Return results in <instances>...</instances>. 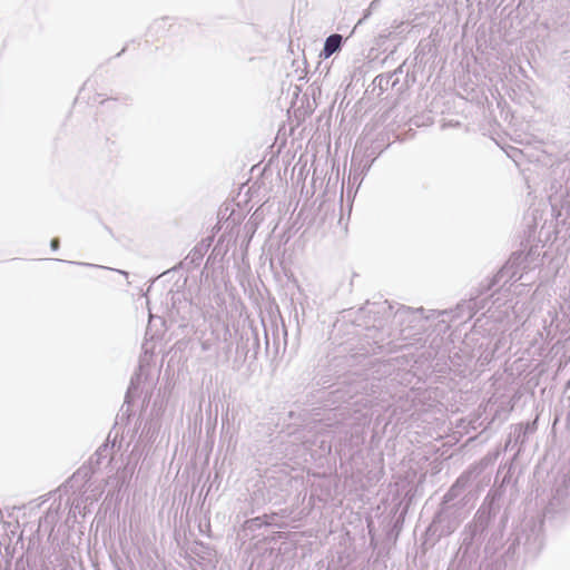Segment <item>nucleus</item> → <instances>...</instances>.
Returning a JSON list of instances; mask_svg holds the SVG:
<instances>
[{"label": "nucleus", "instance_id": "f03ea898", "mask_svg": "<svg viewBox=\"0 0 570 570\" xmlns=\"http://www.w3.org/2000/svg\"><path fill=\"white\" fill-rule=\"evenodd\" d=\"M51 247H52L53 249H57V248L59 247V239H58V238H53V239L51 240Z\"/></svg>", "mask_w": 570, "mask_h": 570}, {"label": "nucleus", "instance_id": "f257e3e1", "mask_svg": "<svg viewBox=\"0 0 570 570\" xmlns=\"http://www.w3.org/2000/svg\"><path fill=\"white\" fill-rule=\"evenodd\" d=\"M342 43V36L341 35H331L324 45L323 51L321 56L325 59L330 58L335 51H337Z\"/></svg>", "mask_w": 570, "mask_h": 570}]
</instances>
